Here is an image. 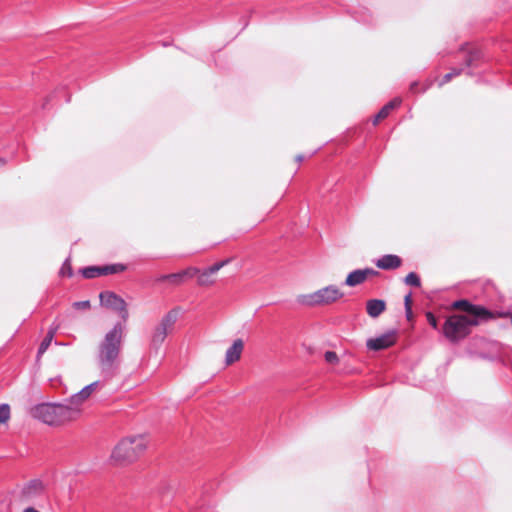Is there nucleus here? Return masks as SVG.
I'll use <instances>...</instances> for the list:
<instances>
[{"label":"nucleus","instance_id":"obj_32","mask_svg":"<svg viewBox=\"0 0 512 512\" xmlns=\"http://www.w3.org/2000/svg\"><path fill=\"white\" fill-rule=\"evenodd\" d=\"M405 311H406V317H407V319H408L409 321H410V320H412V318H413L412 308H406V309H405Z\"/></svg>","mask_w":512,"mask_h":512},{"label":"nucleus","instance_id":"obj_33","mask_svg":"<svg viewBox=\"0 0 512 512\" xmlns=\"http://www.w3.org/2000/svg\"><path fill=\"white\" fill-rule=\"evenodd\" d=\"M155 281L156 282H168L167 275H161V276L157 277Z\"/></svg>","mask_w":512,"mask_h":512},{"label":"nucleus","instance_id":"obj_36","mask_svg":"<svg viewBox=\"0 0 512 512\" xmlns=\"http://www.w3.org/2000/svg\"><path fill=\"white\" fill-rule=\"evenodd\" d=\"M7 161L4 158L0 157V168L4 167L6 165Z\"/></svg>","mask_w":512,"mask_h":512},{"label":"nucleus","instance_id":"obj_25","mask_svg":"<svg viewBox=\"0 0 512 512\" xmlns=\"http://www.w3.org/2000/svg\"><path fill=\"white\" fill-rule=\"evenodd\" d=\"M181 274L183 276L184 281L187 279H191L194 277H198L199 275V269L196 267H188L181 271Z\"/></svg>","mask_w":512,"mask_h":512},{"label":"nucleus","instance_id":"obj_28","mask_svg":"<svg viewBox=\"0 0 512 512\" xmlns=\"http://www.w3.org/2000/svg\"><path fill=\"white\" fill-rule=\"evenodd\" d=\"M73 308L75 309H78V310H86V309H89L90 308V301L88 300H85V301H78V302H74L73 303Z\"/></svg>","mask_w":512,"mask_h":512},{"label":"nucleus","instance_id":"obj_37","mask_svg":"<svg viewBox=\"0 0 512 512\" xmlns=\"http://www.w3.org/2000/svg\"><path fill=\"white\" fill-rule=\"evenodd\" d=\"M295 159H296L297 162H301L303 160V156L302 155H297Z\"/></svg>","mask_w":512,"mask_h":512},{"label":"nucleus","instance_id":"obj_31","mask_svg":"<svg viewBox=\"0 0 512 512\" xmlns=\"http://www.w3.org/2000/svg\"><path fill=\"white\" fill-rule=\"evenodd\" d=\"M404 304H405V309L406 308H412L413 300H412V294L411 293L407 294L404 297Z\"/></svg>","mask_w":512,"mask_h":512},{"label":"nucleus","instance_id":"obj_3","mask_svg":"<svg viewBox=\"0 0 512 512\" xmlns=\"http://www.w3.org/2000/svg\"><path fill=\"white\" fill-rule=\"evenodd\" d=\"M147 442L143 436H131L122 439L113 449L111 458L123 465L135 461L146 449Z\"/></svg>","mask_w":512,"mask_h":512},{"label":"nucleus","instance_id":"obj_34","mask_svg":"<svg viewBox=\"0 0 512 512\" xmlns=\"http://www.w3.org/2000/svg\"><path fill=\"white\" fill-rule=\"evenodd\" d=\"M417 87H418V82H413L410 85V90L413 91V92H418Z\"/></svg>","mask_w":512,"mask_h":512},{"label":"nucleus","instance_id":"obj_20","mask_svg":"<svg viewBox=\"0 0 512 512\" xmlns=\"http://www.w3.org/2000/svg\"><path fill=\"white\" fill-rule=\"evenodd\" d=\"M82 275L87 279L102 276L101 266H90L82 269Z\"/></svg>","mask_w":512,"mask_h":512},{"label":"nucleus","instance_id":"obj_5","mask_svg":"<svg viewBox=\"0 0 512 512\" xmlns=\"http://www.w3.org/2000/svg\"><path fill=\"white\" fill-rule=\"evenodd\" d=\"M343 295V292L337 286L330 285L313 293L301 295L299 301L310 306L329 305L342 298Z\"/></svg>","mask_w":512,"mask_h":512},{"label":"nucleus","instance_id":"obj_9","mask_svg":"<svg viewBox=\"0 0 512 512\" xmlns=\"http://www.w3.org/2000/svg\"><path fill=\"white\" fill-rule=\"evenodd\" d=\"M44 490L45 488L41 481H31L22 489L20 493V501L25 504L33 503L44 493Z\"/></svg>","mask_w":512,"mask_h":512},{"label":"nucleus","instance_id":"obj_11","mask_svg":"<svg viewBox=\"0 0 512 512\" xmlns=\"http://www.w3.org/2000/svg\"><path fill=\"white\" fill-rule=\"evenodd\" d=\"M397 335L395 331H390L377 338L369 339L366 343L367 347L373 351L387 349L396 343Z\"/></svg>","mask_w":512,"mask_h":512},{"label":"nucleus","instance_id":"obj_24","mask_svg":"<svg viewBox=\"0 0 512 512\" xmlns=\"http://www.w3.org/2000/svg\"><path fill=\"white\" fill-rule=\"evenodd\" d=\"M461 72H462L461 69H457V68L452 69L451 72H449L443 76V79L439 82V86L441 87V86L445 85L446 83L450 82L452 78L459 76L461 74Z\"/></svg>","mask_w":512,"mask_h":512},{"label":"nucleus","instance_id":"obj_12","mask_svg":"<svg viewBox=\"0 0 512 512\" xmlns=\"http://www.w3.org/2000/svg\"><path fill=\"white\" fill-rule=\"evenodd\" d=\"M97 382L91 383L85 386L80 392L71 396V398L67 401L70 408H77L79 411V418L82 414V404L91 396L93 391L95 390Z\"/></svg>","mask_w":512,"mask_h":512},{"label":"nucleus","instance_id":"obj_15","mask_svg":"<svg viewBox=\"0 0 512 512\" xmlns=\"http://www.w3.org/2000/svg\"><path fill=\"white\" fill-rule=\"evenodd\" d=\"M402 265V259L394 254H387L376 261V266L382 270H395Z\"/></svg>","mask_w":512,"mask_h":512},{"label":"nucleus","instance_id":"obj_30","mask_svg":"<svg viewBox=\"0 0 512 512\" xmlns=\"http://www.w3.org/2000/svg\"><path fill=\"white\" fill-rule=\"evenodd\" d=\"M426 317H427V320L428 322L430 323V325L433 327V328H436L437 327V319L435 318V316L431 313V312H428L426 314Z\"/></svg>","mask_w":512,"mask_h":512},{"label":"nucleus","instance_id":"obj_16","mask_svg":"<svg viewBox=\"0 0 512 512\" xmlns=\"http://www.w3.org/2000/svg\"><path fill=\"white\" fill-rule=\"evenodd\" d=\"M386 309V303L381 299H370L366 303L367 314L372 318H377Z\"/></svg>","mask_w":512,"mask_h":512},{"label":"nucleus","instance_id":"obj_8","mask_svg":"<svg viewBox=\"0 0 512 512\" xmlns=\"http://www.w3.org/2000/svg\"><path fill=\"white\" fill-rule=\"evenodd\" d=\"M102 306L119 312L121 318L126 321L128 318L127 304L123 298L111 291H103L99 294Z\"/></svg>","mask_w":512,"mask_h":512},{"label":"nucleus","instance_id":"obj_26","mask_svg":"<svg viewBox=\"0 0 512 512\" xmlns=\"http://www.w3.org/2000/svg\"><path fill=\"white\" fill-rule=\"evenodd\" d=\"M59 274L63 277L67 276V277H71L73 275V272H72V266H71V262L69 259H67L61 269H60V272Z\"/></svg>","mask_w":512,"mask_h":512},{"label":"nucleus","instance_id":"obj_29","mask_svg":"<svg viewBox=\"0 0 512 512\" xmlns=\"http://www.w3.org/2000/svg\"><path fill=\"white\" fill-rule=\"evenodd\" d=\"M479 57V53L477 51H473L469 53V57L466 59V65H472L473 61Z\"/></svg>","mask_w":512,"mask_h":512},{"label":"nucleus","instance_id":"obj_2","mask_svg":"<svg viewBox=\"0 0 512 512\" xmlns=\"http://www.w3.org/2000/svg\"><path fill=\"white\" fill-rule=\"evenodd\" d=\"M124 327L117 323L105 334L104 339L98 346L97 360L102 370L113 369L119 359Z\"/></svg>","mask_w":512,"mask_h":512},{"label":"nucleus","instance_id":"obj_13","mask_svg":"<svg viewBox=\"0 0 512 512\" xmlns=\"http://www.w3.org/2000/svg\"><path fill=\"white\" fill-rule=\"evenodd\" d=\"M378 274V271L371 268L358 269L348 274L345 280V284L347 286L354 287L362 284L370 277L377 276Z\"/></svg>","mask_w":512,"mask_h":512},{"label":"nucleus","instance_id":"obj_14","mask_svg":"<svg viewBox=\"0 0 512 512\" xmlns=\"http://www.w3.org/2000/svg\"><path fill=\"white\" fill-rule=\"evenodd\" d=\"M244 349V342L242 339L234 340L231 347H229L225 354V362L227 366L239 361Z\"/></svg>","mask_w":512,"mask_h":512},{"label":"nucleus","instance_id":"obj_35","mask_svg":"<svg viewBox=\"0 0 512 512\" xmlns=\"http://www.w3.org/2000/svg\"><path fill=\"white\" fill-rule=\"evenodd\" d=\"M23 512H40V511L36 510L33 507H28V508L24 509Z\"/></svg>","mask_w":512,"mask_h":512},{"label":"nucleus","instance_id":"obj_7","mask_svg":"<svg viewBox=\"0 0 512 512\" xmlns=\"http://www.w3.org/2000/svg\"><path fill=\"white\" fill-rule=\"evenodd\" d=\"M452 308L464 311V316L475 317L477 320L487 321L494 319L496 315L481 305H474L468 300H458L452 304Z\"/></svg>","mask_w":512,"mask_h":512},{"label":"nucleus","instance_id":"obj_10","mask_svg":"<svg viewBox=\"0 0 512 512\" xmlns=\"http://www.w3.org/2000/svg\"><path fill=\"white\" fill-rule=\"evenodd\" d=\"M228 262H229V260H224V261L213 264L212 266H210L209 268H207L203 271L199 270V275L197 277V284L199 286H204V287L213 285L216 282V273L222 267H224Z\"/></svg>","mask_w":512,"mask_h":512},{"label":"nucleus","instance_id":"obj_4","mask_svg":"<svg viewBox=\"0 0 512 512\" xmlns=\"http://www.w3.org/2000/svg\"><path fill=\"white\" fill-rule=\"evenodd\" d=\"M480 322L475 317L454 314L447 318L442 332L450 342H458L470 335L472 327L478 326Z\"/></svg>","mask_w":512,"mask_h":512},{"label":"nucleus","instance_id":"obj_21","mask_svg":"<svg viewBox=\"0 0 512 512\" xmlns=\"http://www.w3.org/2000/svg\"><path fill=\"white\" fill-rule=\"evenodd\" d=\"M405 283L410 286L419 287L421 285V281L419 276L415 272H410L405 277Z\"/></svg>","mask_w":512,"mask_h":512},{"label":"nucleus","instance_id":"obj_18","mask_svg":"<svg viewBox=\"0 0 512 512\" xmlns=\"http://www.w3.org/2000/svg\"><path fill=\"white\" fill-rule=\"evenodd\" d=\"M58 330V326H53L51 327L45 338L43 339V341L41 342L40 346H39V350H38V355L37 357L39 358L43 353L46 352V350L48 349V347L51 345L53 339H54V336L56 334Z\"/></svg>","mask_w":512,"mask_h":512},{"label":"nucleus","instance_id":"obj_19","mask_svg":"<svg viewBox=\"0 0 512 512\" xmlns=\"http://www.w3.org/2000/svg\"><path fill=\"white\" fill-rule=\"evenodd\" d=\"M125 270L126 266L120 263L101 266L102 276L121 273L124 272Z\"/></svg>","mask_w":512,"mask_h":512},{"label":"nucleus","instance_id":"obj_23","mask_svg":"<svg viewBox=\"0 0 512 512\" xmlns=\"http://www.w3.org/2000/svg\"><path fill=\"white\" fill-rule=\"evenodd\" d=\"M167 278L168 282L173 286H178L185 282L181 274V271L177 273L168 274Z\"/></svg>","mask_w":512,"mask_h":512},{"label":"nucleus","instance_id":"obj_1","mask_svg":"<svg viewBox=\"0 0 512 512\" xmlns=\"http://www.w3.org/2000/svg\"><path fill=\"white\" fill-rule=\"evenodd\" d=\"M33 418L48 425L59 426L79 419L77 408H70L69 404L42 403L30 409Z\"/></svg>","mask_w":512,"mask_h":512},{"label":"nucleus","instance_id":"obj_22","mask_svg":"<svg viewBox=\"0 0 512 512\" xmlns=\"http://www.w3.org/2000/svg\"><path fill=\"white\" fill-rule=\"evenodd\" d=\"M10 419V406L8 404L0 405V425Z\"/></svg>","mask_w":512,"mask_h":512},{"label":"nucleus","instance_id":"obj_17","mask_svg":"<svg viewBox=\"0 0 512 512\" xmlns=\"http://www.w3.org/2000/svg\"><path fill=\"white\" fill-rule=\"evenodd\" d=\"M400 104H401V99H399V98H395V99L391 100L390 102H388L376 114V116L374 117V120H373V124L377 125L380 121L384 120L386 117H388V115L391 113V111H393L394 109L399 107Z\"/></svg>","mask_w":512,"mask_h":512},{"label":"nucleus","instance_id":"obj_27","mask_svg":"<svg viewBox=\"0 0 512 512\" xmlns=\"http://www.w3.org/2000/svg\"><path fill=\"white\" fill-rule=\"evenodd\" d=\"M324 357H325L326 362H328L330 364L335 365L339 362V358H338L337 354L333 351L325 352Z\"/></svg>","mask_w":512,"mask_h":512},{"label":"nucleus","instance_id":"obj_6","mask_svg":"<svg viewBox=\"0 0 512 512\" xmlns=\"http://www.w3.org/2000/svg\"><path fill=\"white\" fill-rule=\"evenodd\" d=\"M177 320V312L175 310L169 311L156 326L152 335V345L155 348L160 347L165 341L166 337L173 331Z\"/></svg>","mask_w":512,"mask_h":512}]
</instances>
